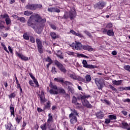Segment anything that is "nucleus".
<instances>
[{"label": "nucleus", "instance_id": "nucleus-55", "mask_svg": "<svg viewBox=\"0 0 130 130\" xmlns=\"http://www.w3.org/2000/svg\"><path fill=\"white\" fill-rule=\"evenodd\" d=\"M110 122H111L110 119H105V123H106V124H108L110 123Z\"/></svg>", "mask_w": 130, "mask_h": 130}, {"label": "nucleus", "instance_id": "nucleus-47", "mask_svg": "<svg viewBox=\"0 0 130 130\" xmlns=\"http://www.w3.org/2000/svg\"><path fill=\"white\" fill-rule=\"evenodd\" d=\"M51 71H52V73L53 74H54V75H55V74H56V73H57V72H56V69L55 67H53L52 68V70H51Z\"/></svg>", "mask_w": 130, "mask_h": 130}, {"label": "nucleus", "instance_id": "nucleus-58", "mask_svg": "<svg viewBox=\"0 0 130 130\" xmlns=\"http://www.w3.org/2000/svg\"><path fill=\"white\" fill-rule=\"evenodd\" d=\"M50 27L52 29H53V30H56V26H55L54 24H50Z\"/></svg>", "mask_w": 130, "mask_h": 130}, {"label": "nucleus", "instance_id": "nucleus-16", "mask_svg": "<svg viewBox=\"0 0 130 130\" xmlns=\"http://www.w3.org/2000/svg\"><path fill=\"white\" fill-rule=\"evenodd\" d=\"M95 115L97 117V118H99L100 119H102L104 117V113L102 112V111H100V112H98Z\"/></svg>", "mask_w": 130, "mask_h": 130}, {"label": "nucleus", "instance_id": "nucleus-44", "mask_svg": "<svg viewBox=\"0 0 130 130\" xmlns=\"http://www.w3.org/2000/svg\"><path fill=\"white\" fill-rule=\"evenodd\" d=\"M23 38L25 40H29V36H28V34H27L26 33L24 34Z\"/></svg>", "mask_w": 130, "mask_h": 130}, {"label": "nucleus", "instance_id": "nucleus-21", "mask_svg": "<svg viewBox=\"0 0 130 130\" xmlns=\"http://www.w3.org/2000/svg\"><path fill=\"white\" fill-rule=\"evenodd\" d=\"M70 77L71 79H73V80H78V81H81V78L80 77H78L76 76L75 74H70Z\"/></svg>", "mask_w": 130, "mask_h": 130}, {"label": "nucleus", "instance_id": "nucleus-27", "mask_svg": "<svg viewBox=\"0 0 130 130\" xmlns=\"http://www.w3.org/2000/svg\"><path fill=\"white\" fill-rule=\"evenodd\" d=\"M16 123H20L21 120H22V117L21 116H17L15 118Z\"/></svg>", "mask_w": 130, "mask_h": 130}, {"label": "nucleus", "instance_id": "nucleus-35", "mask_svg": "<svg viewBox=\"0 0 130 130\" xmlns=\"http://www.w3.org/2000/svg\"><path fill=\"white\" fill-rule=\"evenodd\" d=\"M40 98L41 103L42 104L43 103H45V101H46V100L45 99V98H44V96H42V95H41L40 96Z\"/></svg>", "mask_w": 130, "mask_h": 130}, {"label": "nucleus", "instance_id": "nucleus-18", "mask_svg": "<svg viewBox=\"0 0 130 130\" xmlns=\"http://www.w3.org/2000/svg\"><path fill=\"white\" fill-rule=\"evenodd\" d=\"M121 124L122 125V128L124 129L130 130V127H128V124L126 122H122Z\"/></svg>", "mask_w": 130, "mask_h": 130}, {"label": "nucleus", "instance_id": "nucleus-51", "mask_svg": "<svg viewBox=\"0 0 130 130\" xmlns=\"http://www.w3.org/2000/svg\"><path fill=\"white\" fill-rule=\"evenodd\" d=\"M35 6H36V10L37 9H41V8H42V5L40 4H35Z\"/></svg>", "mask_w": 130, "mask_h": 130}, {"label": "nucleus", "instance_id": "nucleus-13", "mask_svg": "<svg viewBox=\"0 0 130 130\" xmlns=\"http://www.w3.org/2000/svg\"><path fill=\"white\" fill-rule=\"evenodd\" d=\"M26 10H30L31 11H34L36 10V6L35 4H28L27 5L25 6Z\"/></svg>", "mask_w": 130, "mask_h": 130}, {"label": "nucleus", "instance_id": "nucleus-60", "mask_svg": "<svg viewBox=\"0 0 130 130\" xmlns=\"http://www.w3.org/2000/svg\"><path fill=\"white\" fill-rule=\"evenodd\" d=\"M85 34H86V35L89 36V37H92V35H91V33L89 32V31H85Z\"/></svg>", "mask_w": 130, "mask_h": 130}, {"label": "nucleus", "instance_id": "nucleus-52", "mask_svg": "<svg viewBox=\"0 0 130 130\" xmlns=\"http://www.w3.org/2000/svg\"><path fill=\"white\" fill-rule=\"evenodd\" d=\"M124 69L125 71H129L130 69V66L129 65H126L124 66Z\"/></svg>", "mask_w": 130, "mask_h": 130}, {"label": "nucleus", "instance_id": "nucleus-7", "mask_svg": "<svg viewBox=\"0 0 130 130\" xmlns=\"http://www.w3.org/2000/svg\"><path fill=\"white\" fill-rule=\"evenodd\" d=\"M54 63L57 66L59 70L61 71V72L64 73V74H66V73H67V70H66V68H64V67H63V65H62V64L57 61V60H55Z\"/></svg>", "mask_w": 130, "mask_h": 130}, {"label": "nucleus", "instance_id": "nucleus-43", "mask_svg": "<svg viewBox=\"0 0 130 130\" xmlns=\"http://www.w3.org/2000/svg\"><path fill=\"white\" fill-rule=\"evenodd\" d=\"M41 128L42 130H46L47 128L46 127V124H43L41 125Z\"/></svg>", "mask_w": 130, "mask_h": 130}, {"label": "nucleus", "instance_id": "nucleus-22", "mask_svg": "<svg viewBox=\"0 0 130 130\" xmlns=\"http://www.w3.org/2000/svg\"><path fill=\"white\" fill-rule=\"evenodd\" d=\"M71 111L72 112L70 115L69 117H72V116H78V113L77 112V111L76 110H71Z\"/></svg>", "mask_w": 130, "mask_h": 130}, {"label": "nucleus", "instance_id": "nucleus-30", "mask_svg": "<svg viewBox=\"0 0 130 130\" xmlns=\"http://www.w3.org/2000/svg\"><path fill=\"white\" fill-rule=\"evenodd\" d=\"M61 51H58L57 53L56 54V55L60 59H62L63 58V57L62 56V55Z\"/></svg>", "mask_w": 130, "mask_h": 130}, {"label": "nucleus", "instance_id": "nucleus-14", "mask_svg": "<svg viewBox=\"0 0 130 130\" xmlns=\"http://www.w3.org/2000/svg\"><path fill=\"white\" fill-rule=\"evenodd\" d=\"M48 12H50L51 13L53 12H55V13H60V10L55 7H50L48 9Z\"/></svg>", "mask_w": 130, "mask_h": 130}, {"label": "nucleus", "instance_id": "nucleus-38", "mask_svg": "<svg viewBox=\"0 0 130 130\" xmlns=\"http://www.w3.org/2000/svg\"><path fill=\"white\" fill-rule=\"evenodd\" d=\"M54 81H55L56 82H60V83H63V80L62 78H54Z\"/></svg>", "mask_w": 130, "mask_h": 130}, {"label": "nucleus", "instance_id": "nucleus-17", "mask_svg": "<svg viewBox=\"0 0 130 130\" xmlns=\"http://www.w3.org/2000/svg\"><path fill=\"white\" fill-rule=\"evenodd\" d=\"M82 47L84 49V50H87V51H90V52L93 51V48L91 46L82 45Z\"/></svg>", "mask_w": 130, "mask_h": 130}, {"label": "nucleus", "instance_id": "nucleus-19", "mask_svg": "<svg viewBox=\"0 0 130 130\" xmlns=\"http://www.w3.org/2000/svg\"><path fill=\"white\" fill-rule=\"evenodd\" d=\"M70 118V122L72 124L76 123L77 121V117L71 116V117H69Z\"/></svg>", "mask_w": 130, "mask_h": 130}, {"label": "nucleus", "instance_id": "nucleus-54", "mask_svg": "<svg viewBox=\"0 0 130 130\" xmlns=\"http://www.w3.org/2000/svg\"><path fill=\"white\" fill-rule=\"evenodd\" d=\"M30 41L32 42V43H35V39L33 37H30Z\"/></svg>", "mask_w": 130, "mask_h": 130}, {"label": "nucleus", "instance_id": "nucleus-5", "mask_svg": "<svg viewBox=\"0 0 130 130\" xmlns=\"http://www.w3.org/2000/svg\"><path fill=\"white\" fill-rule=\"evenodd\" d=\"M106 5V3L103 1H99L98 3H96L94 6L93 8L97 9L98 10H102L104 7Z\"/></svg>", "mask_w": 130, "mask_h": 130}, {"label": "nucleus", "instance_id": "nucleus-28", "mask_svg": "<svg viewBox=\"0 0 130 130\" xmlns=\"http://www.w3.org/2000/svg\"><path fill=\"white\" fill-rule=\"evenodd\" d=\"M109 118L110 119V120H116L117 119V117L115 115H110L109 116Z\"/></svg>", "mask_w": 130, "mask_h": 130}, {"label": "nucleus", "instance_id": "nucleus-59", "mask_svg": "<svg viewBox=\"0 0 130 130\" xmlns=\"http://www.w3.org/2000/svg\"><path fill=\"white\" fill-rule=\"evenodd\" d=\"M121 113H122V114H123V115H124L125 116H126V115H127V112H126V111H122Z\"/></svg>", "mask_w": 130, "mask_h": 130}, {"label": "nucleus", "instance_id": "nucleus-10", "mask_svg": "<svg viewBox=\"0 0 130 130\" xmlns=\"http://www.w3.org/2000/svg\"><path fill=\"white\" fill-rule=\"evenodd\" d=\"M77 100H82V94H77V98L76 96H73L72 98V103L74 104H76V105H80V103H77Z\"/></svg>", "mask_w": 130, "mask_h": 130}, {"label": "nucleus", "instance_id": "nucleus-23", "mask_svg": "<svg viewBox=\"0 0 130 130\" xmlns=\"http://www.w3.org/2000/svg\"><path fill=\"white\" fill-rule=\"evenodd\" d=\"M59 93H62V94H63V95H66V96H69L68 94L66 93V91L64 90V89L61 88H58V94Z\"/></svg>", "mask_w": 130, "mask_h": 130}, {"label": "nucleus", "instance_id": "nucleus-37", "mask_svg": "<svg viewBox=\"0 0 130 130\" xmlns=\"http://www.w3.org/2000/svg\"><path fill=\"white\" fill-rule=\"evenodd\" d=\"M1 17L2 19H8L9 18V15L8 14H1Z\"/></svg>", "mask_w": 130, "mask_h": 130}, {"label": "nucleus", "instance_id": "nucleus-2", "mask_svg": "<svg viewBox=\"0 0 130 130\" xmlns=\"http://www.w3.org/2000/svg\"><path fill=\"white\" fill-rule=\"evenodd\" d=\"M76 16H77L76 10H75V8H72L69 12V15L68 12H65L63 18L64 19H68L69 17L70 20H74L76 18Z\"/></svg>", "mask_w": 130, "mask_h": 130}, {"label": "nucleus", "instance_id": "nucleus-8", "mask_svg": "<svg viewBox=\"0 0 130 130\" xmlns=\"http://www.w3.org/2000/svg\"><path fill=\"white\" fill-rule=\"evenodd\" d=\"M82 63L83 64V67L85 68V69H89V70H92L93 69H96L97 66L92 64H88L87 62V60H83L82 61Z\"/></svg>", "mask_w": 130, "mask_h": 130}, {"label": "nucleus", "instance_id": "nucleus-34", "mask_svg": "<svg viewBox=\"0 0 130 130\" xmlns=\"http://www.w3.org/2000/svg\"><path fill=\"white\" fill-rule=\"evenodd\" d=\"M109 87L110 89H112V91H113L114 92H116V93H117V89H116V88L114 87L113 86L111 85H109Z\"/></svg>", "mask_w": 130, "mask_h": 130}, {"label": "nucleus", "instance_id": "nucleus-11", "mask_svg": "<svg viewBox=\"0 0 130 130\" xmlns=\"http://www.w3.org/2000/svg\"><path fill=\"white\" fill-rule=\"evenodd\" d=\"M82 103L83 106H84V107H86V108H93V106H92V105H91L89 101H88V100H83L82 101Z\"/></svg>", "mask_w": 130, "mask_h": 130}, {"label": "nucleus", "instance_id": "nucleus-61", "mask_svg": "<svg viewBox=\"0 0 130 130\" xmlns=\"http://www.w3.org/2000/svg\"><path fill=\"white\" fill-rule=\"evenodd\" d=\"M123 102H127L128 103H129L130 102V99H126L125 100H123Z\"/></svg>", "mask_w": 130, "mask_h": 130}, {"label": "nucleus", "instance_id": "nucleus-1", "mask_svg": "<svg viewBox=\"0 0 130 130\" xmlns=\"http://www.w3.org/2000/svg\"><path fill=\"white\" fill-rule=\"evenodd\" d=\"M46 22V19H42L39 14H34L30 16L27 21V25L32 29H35L36 26L38 30V31L37 30L36 32L38 34H40L42 32V28L44 27Z\"/></svg>", "mask_w": 130, "mask_h": 130}, {"label": "nucleus", "instance_id": "nucleus-4", "mask_svg": "<svg viewBox=\"0 0 130 130\" xmlns=\"http://www.w3.org/2000/svg\"><path fill=\"white\" fill-rule=\"evenodd\" d=\"M95 83L98 86V89H99V90H102V88H103V87H104V85H105V83L104 82V79L102 78H96L95 79Z\"/></svg>", "mask_w": 130, "mask_h": 130}, {"label": "nucleus", "instance_id": "nucleus-32", "mask_svg": "<svg viewBox=\"0 0 130 130\" xmlns=\"http://www.w3.org/2000/svg\"><path fill=\"white\" fill-rule=\"evenodd\" d=\"M70 33H72V34H73V35H76V36H78V37H81L80 34H79V33L76 32V31H75L73 30H70Z\"/></svg>", "mask_w": 130, "mask_h": 130}, {"label": "nucleus", "instance_id": "nucleus-42", "mask_svg": "<svg viewBox=\"0 0 130 130\" xmlns=\"http://www.w3.org/2000/svg\"><path fill=\"white\" fill-rule=\"evenodd\" d=\"M112 27H113V24H112L111 22L108 23L106 26V28H107L108 29H111Z\"/></svg>", "mask_w": 130, "mask_h": 130}, {"label": "nucleus", "instance_id": "nucleus-56", "mask_svg": "<svg viewBox=\"0 0 130 130\" xmlns=\"http://www.w3.org/2000/svg\"><path fill=\"white\" fill-rule=\"evenodd\" d=\"M46 61H48V62L52 63V60H51V59L49 57H48L46 58Z\"/></svg>", "mask_w": 130, "mask_h": 130}, {"label": "nucleus", "instance_id": "nucleus-31", "mask_svg": "<svg viewBox=\"0 0 130 130\" xmlns=\"http://www.w3.org/2000/svg\"><path fill=\"white\" fill-rule=\"evenodd\" d=\"M10 112L11 115L15 117V108H14V107H10Z\"/></svg>", "mask_w": 130, "mask_h": 130}, {"label": "nucleus", "instance_id": "nucleus-62", "mask_svg": "<svg viewBox=\"0 0 130 130\" xmlns=\"http://www.w3.org/2000/svg\"><path fill=\"white\" fill-rule=\"evenodd\" d=\"M8 49L11 53H13V50L12 49V48L11 47V46H8Z\"/></svg>", "mask_w": 130, "mask_h": 130}, {"label": "nucleus", "instance_id": "nucleus-46", "mask_svg": "<svg viewBox=\"0 0 130 130\" xmlns=\"http://www.w3.org/2000/svg\"><path fill=\"white\" fill-rule=\"evenodd\" d=\"M120 91H123V90H126L128 91V87H120Z\"/></svg>", "mask_w": 130, "mask_h": 130}, {"label": "nucleus", "instance_id": "nucleus-3", "mask_svg": "<svg viewBox=\"0 0 130 130\" xmlns=\"http://www.w3.org/2000/svg\"><path fill=\"white\" fill-rule=\"evenodd\" d=\"M49 87L51 88L49 90L50 94L53 95H57V94H58V88L56 85L52 83V82H50Z\"/></svg>", "mask_w": 130, "mask_h": 130}, {"label": "nucleus", "instance_id": "nucleus-50", "mask_svg": "<svg viewBox=\"0 0 130 130\" xmlns=\"http://www.w3.org/2000/svg\"><path fill=\"white\" fill-rule=\"evenodd\" d=\"M104 101L105 102L104 103H106L107 105H110L111 104L110 102L106 99L104 100Z\"/></svg>", "mask_w": 130, "mask_h": 130}, {"label": "nucleus", "instance_id": "nucleus-64", "mask_svg": "<svg viewBox=\"0 0 130 130\" xmlns=\"http://www.w3.org/2000/svg\"><path fill=\"white\" fill-rule=\"evenodd\" d=\"M112 55H116V54H117V52H116V51H113L112 52Z\"/></svg>", "mask_w": 130, "mask_h": 130}, {"label": "nucleus", "instance_id": "nucleus-6", "mask_svg": "<svg viewBox=\"0 0 130 130\" xmlns=\"http://www.w3.org/2000/svg\"><path fill=\"white\" fill-rule=\"evenodd\" d=\"M70 46L73 47V49H76V50H81L82 48V44L80 42H75V43H72Z\"/></svg>", "mask_w": 130, "mask_h": 130}, {"label": "nucleus", "instance_id": "nucleus-9", "mask_svg": "<svg viewBox=\"0 0 130 130\" xmlns=\"http://www.w3.org/2000/svg\"><path fill=\"white\" fill-rule=\"evenodd\" d=\"M36 43L38 45L39 52H40V53H42V52H43V49L42 48V42L41 41V40L38 38L36 39Z\"/></svg>", "mask_w": 130, "mask_h": 130}, {"label": "nucleus", "instance_id": "nucleus-36", "mask_svg": "<svg viewBox=\"0 0 130 130\" xmlns=\"http://www.w3.org/2000/svg\"><path fill=\"white\" fill-rule=\"evenodd\" d=\"M1 45L3 47L4 50H5L7 53H10V52H9V50H8V49L7 48V47H6V45H5V44L2 43Z\"/></svg>", "mask_w": 130, "mask_h": 130}, {"label": "nucleus", "instance_id": "nucleus-57", "mask_svg": "<svg viewBox=\"0 0 130 130\" xmlns=\"http://www.w3.org/2000/svg\"><path fill=\"white\" fill-rule=\"evenodd\" d=\"M26 125H27V123L23 121L22 126V129H24L25 128L24 127H25Z\"/></svg>", "mask_w": 130, "mask_h": 130}, {"label": "nucleus", "instance_id": "nucleus-53", "mask_svg": "<svg viewBox=\"0 0 130 130\" xmlns=\"http://www.w3.org/2000/svg\"><path fill=\"white\" fill-rule=\"evenodd\" d=\"M32 80H33V82L35 83V84L36 85V86L38 87H39V84H38V81H37V80H36V79H35V78Z\"/></svg>", "mask_w": 130, "mask_h": 130}, {"label": "nucleus", "instance_id": "nucleus-12", "mask_svg": "<svg viewBox=\"0 0 130 130\" xmlns=\"http://www.w3.org/2000/svg\"><path fill=\"white\" fill-rule=\"evenodd\" d=\"M16 56H18L19 58H21L22 60H29V58L28 57H26L25 55H23V54L21 53H19L18 52H16L15 53Z\"/></svg>", "mask_w": 130, "mask_h": 130}, {"label": "nucleus", "instance_id": "nucleus-29", "mask_svg": "<svg viewBox=\"0 0 130 130\" xmlns=\"http://www.w3.org/2000/svg\"><path fill=\"white\" fill-rule=\"evenodd\" d=\"M32 14H33V12L30 11H25L24 12V15L25 16H31V15H32Z\"/></svg>", "mask_w": 130, "mask_h": 130}, {"label": "nucleus", "instance_id": "nucleus-40", "mask_svg": "<svg viewBox=\"0 0 130 130\" xmlns=\"http://www.w3.org/2000/svg\"><path fill=\"white\" fill-rule=\"evenodd\" d=\"M86 82H90L91 81V76L89 75H87L85 76Z\"/></svg>", "mask_w": 130, "mask_h": 130}, {"label": "nucleus", "instance_id": "nucleus-25", "mask_svg": "<svg viewBox=\"0 0 130 130\" xmlns=\"http://www.w3.org/2000/svg\"><path fill=\"white\" fill-rule=\"evenodd\" d=\"M50 35L52 39H56L57 38V35L54 32H50Z\"/></svg>", "mask_w": 130, "mask_h": 130}, {"label": "nucleus", "instance_id": "nucleus-24", "mask_svg": "<svg viewBox=\"0 0 130 130\" xmlns=\"http://www.w3.org/2000/svg\"><path fill=\"white\" fill-rule=\"evenodd\" d=\"M90 97H91L90 95L82 93V100H86V99H88Z\"/></svg>", "mask_w": 130, "mask_h": 130}, {"label": "nucleus", "instance_id": "nucleus-63", "mask_svg": "<svg viewBox=\"0 0 130 130\" xmlns=\"http://www.w3.org/2000/svg\"><path fill=\"white\" fill-rule=\"evenodd\" d=\"M29 84L30 85V86H34V83H33V81L32 80H29Z\"/></svg>", "mask_w": 130, "mask_h": 130}, {"label": "nucleus", "instance_id": "nucleus-48", "mask_svg": "<svg viewBox=\"0 0 130 130\" xmlns=\"http://www.w3.org/2000/svg\"><path fill=\"white\" fill-rule=\"evenodd\" d=\"M9 98H15L16 97V93L15 92L11 93L9 95Z\"/></svg>", "mask_w": 130, "mask_h": 130}, {"label": "nucleus", "instance_id": "nucleus-15", "mask_svg": "<svg viewBox=\"0 0 130 130\" xmlns=\"http://www.w3.org/2000/svg\"><path fill=\"white\" fill-rule=\"evenodd\" d=\"M5 127L8 130H16V127H14L11 122L7 123L5 124Z\"/></svg>", "mask_w": 130, "mask_h": 130}, {"label": "nucleus", "instance_id": "nucleus-49", "mask_svg": "<svg viewBox=\"0 0 130 130\" xmlns=\"http://www.w3.org/2000/svg\"><path fill=\"white\" fill-rule=\"evenodd\" d=\"M68 89H69L70 92H71L72 93V94H74V93H75V90H74V88H73L72 87H70V86H69Z\"/></svg>", "mask_w": 130, "mask_h": 130}, {"label": "nucleus", "instance_id": "nucleus-39", "mask_svg": "<svg viewBox=\"0 0 130 130\" xmlns=\"http://www.w3.org/2000/svg\"><path fill=\"white\" fill-rule=\"evenodd\" d=\"M5 21L7 25H10L11 24V19H10V17L5 19Z\"/></svg>", "mask_w": 130, "mask_h": 130}, {"label": "nucleus", "instance_id": "nucleus-33", "mask_svg": "<svg viewBox=\"0 0 130 130\" xmlns=\"http://www.w3.org/2000/svg\"><path fill=\"white\" fill-rule=\"evenodd\" d=\"M52 119H53V118L52 117V115H51L50 113H49L48 119L47 120L48 122H51V121H52Z\"/></svg>", "mask_w": 130, "mask_h": 130}, {"label": "nucleus", "instance_id": "nucleus-41", "mask_svg": "<svg viewBox=\"0 0 130 130\" xmlns=\"http://www.w3.org/2000/svg\"><path fill=\"white\" fill-rule=\"evenodd\" d=\"M45 108H46V109H49V108H50V102H48L47 103V104L45 105Z\"/></svg>", "mask_w": 130, "mask_h": 130}, {"label": "nucleus", "instance_id": "nucleus-26", "mask_svg": "<svg viewBox=\"0 0 130 130\" xmlns=\"http://www.w3.org/2000/svg\"><path fill=\"white\" fill-rule=\"evenodd\" d=\"M107 35L108 36H114V32H113V29L108 30Z\"/></svg>", "mask_w": 130, "mask_h": 130}, {"label": "nucleus", "instance_id": "nucleus-20", "mask_svg": "<svg viewBox=\"0 0 130 130\" xmlns=\"http://www.w3.org/2000/svg\"><path fill=\"white\" fill-rule=\"evenodd\" d=\"M112 84H113V85H115L116 86H120V85L122 83V80H113L112 81Z\"/></svg>", "mask_w": 130, "mask_h": 130}, {"label": "nucleus", "instance_id": "nucleus-45", "mask_svg": "<svg viewBox=\"0 0 130 130\" xmlns=\"http://www.w3.org/2000/svg\"><path fill=\"white\" fill-rule=\"evenodd\" d=\"M18 20H19V21H20V22H22V23H25V18L23 17H19L18 18Z\"/></svg>", "mask_w": 130, "mask_h": 130}]
</instances>
